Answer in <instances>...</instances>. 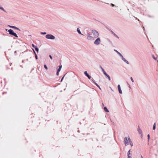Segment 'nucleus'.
<instances>
[{"label":"nucleus","instance_id":"nucleus-1","mask_svg":"<svg viewBox=\"0 0 158 158\" xmlns=\"http://www.w3.org/2000/svg\"><path fill=\"white\" fill-rule=\"evenodd\" d=\"M92 33L93 34V36L92 37L93 38H96L98 36V33L97 31L95 30H92Z\"/></svg>","mask_w":158,"mask_h":158},{"label":"nucleus","instance_id":"nucleus-2","mask_svg":"<svg viewBox=\"0 0 158 158\" xmlns=\"http://www.w3.org/2000/svg\"><path fill=\"white\" fill-rule=\"evenodd\" d=\"M129 139H130L129 137L128 138L125 137L124 138V142L125 146H127L128 145Z\"/></svg>","mask_w":158,"mask_h":158},{"label":"nucleus","instance_id":"nucleus-3","mask_svg":"<svg viewBox=\"0 0 158 158\" xmlns=\"http://www.w3.org/2000/svg\"><path fill=\"white\" fill-rule=\"evenodd\" d=\"M46 37L47 39H51L52 40H53L55 38L54 36L51 34L46 35Z\"/></svg>","mask_w":158,"mask_h":158},{"label":"nucleus","instance_id":"nucleus-4","mask_svg":"<svg viewBox=\"0 0 158 158\" xmlns=\"http://www.w3.org/2000/svg\"><path fill=\"white\" fill-rule=\"evenodd\" d=\"M8 32L10 34L15 36V37H17L18 36L17 34L14 33L13 31L11 29H10L9 30Z\"/></svg>","mask_w":158,"mask_h":158},{"label":"nucleus","instance_id":"nucleus-5","mask_svg":"<svg viewBox=\"0 0 158 158\" xmlns=\"http://www.w3.org/2000/svg\"><path fill=\"white\" fill-rule=\"evenodd\" d=\"M131 152V150H130L127 152V157L128 158H132L131 155L132 154L130 153V152Z\"/></svg>","mask_w":158,"mask_h":158},{"label":"nucleus","instance_id":"nucleus-6","mask_svg":"<svg viewBox=\"0 0 158 158\" xmlns=\"http://www.w3.org/2000/svg\"><path fill=\"white\" fill-rule=\"evenodd\" d=\"M118 89L119 93L120 94H122V92L120 86L119 85H118Z\"/></svg>","mask_w":158,"mask_h":158},{"label":"nucleus","instance_id":"nucleus-7","mask_svg":"<svg viewBox=\"0 0 158 158\" xmlns=\"http://www.w3.org/2000/svg\"><path fill=\"white\" fill-rule=\"evenodd\" d=\"M101 42V40H95L94 42V44L96 45H99L100 44Z\"/></svg>","mask_w":158,"mask_h":158},{"label":"nucleus","instance_id":"nucleus-8","mask_svg":"<svg viewBox=\"0 0 158 158\" xmlns=\"http://www.w3.org/2000/svg\"><path fill=\"white\" fill-rule=\"evenodd\" d=\"M84 73L85 75V76L88 77L89 79H90L91 78V76L88 74L87 71H85Z\"/></svg>","mask_w":158,"mask_h":158},{"label":"nucleus","instance_id":"nucleus-9","mask_svg":"<svg viewBox=\"0 0 158 158\" xmlns=\"http://www.w3.org/2000/svg\"><path fill=\"white\" fill-rule=\"evenodd\" d=\"M138 131L139 134H142V131L140 129L139 127H138Z\"/></svg>","mask_w":158,"mask_h":158},{"label":"nucleus","instance_id":"nucleus-10","mask_svg":"<svg viewBox=\"0 0 158 158\" xmlns=\"http://www.w3.org/2000/svg\"><path fill=\"white\" fill-rule=\"evenodd\" d=\"M130 144L131 146H133V144L131 140L130 139H129V141Z\"/></svg>","mask_w":158,"mask_h":158},{"label":"nucleus","instance_id":"nucleus-11","mask_svg":"<svg viewBox=\"0 0 158 158\" xmlns=\"http://www.w3.org/2000/svg\"><path fill=\"white\" fill-rule=\"evenodd\" d=\"M104 111L106 112H109V111L108 110V109H107V108L106 107H105L104 108Z\"/></svg>","mask_w":158,"mask_h":158},{"label":"nucleus","instance_id":"nucleus-12","mask_svg":"<svg viewBox=\"0 0 158 158\" xmlns=\"http://www.w3.org/2000/svg\"><path fill=\"white\" fill-rule=\"evenodd\" d=\"M9 27H11L12 28H15V29H16V30H19V29L18 28H17V27H15V26H10Z\"/></svg>","mask_w":158,"mask_h":158},{"label":"nucleus","instance_id":"nucleus-13","mask_svg":"<svg viewBox=\"0 0 158 158\" xmlns=\"http://www.w3.org/2000/svg\"><path fill=\"white\" fill-rule=\"evenodd\" d=\"M122 60L127 64H129V62L127 60H126L125 58H124V59H123Z\"/></svg>","mask_w":158,"mask_h":158},{"label":"nucleus","instance_id":"nucleus-14","mask_svg":"<svg viewBox=\"0 0 158 158\" xmlns=\"http://www.w3.org/2000/svg\"><path fill=\"white\" fill-rule=\"evenodd\" d=\"M77 31L78 32L79 34H81V35H83L81 33V32L80 30V29L78 28H77Z\"/></svg>","mask_w":158,"mask_h":158},{"label":"nucleus","instance_id":"nucleus-15","mask_svg":"<svg viewBox=\"0 0 158 158\" xmlns=\"http://www.w3.org/2000/svg\"><path fill=\"white\" fill-rule=\"evenodd\" d=\"M61 67H62V65H61L60 66H59V68L57 70V71H58V72H59L60 71V70H61Z\"/></svg>","mask_w":158,"mask_h":158},{"label":"nucleus","instance_id":"nucleus-16","mask_svg":"<svg viewBox=\"0 0 158 158\" xmlns=\"http://www.w3.org/2000/svg\"><path fill=\"white\" fill-rule=\"evenodd\" d=\"M114 51L115 52H116L119 56H120V55L121 54L119 52H118L117 50L115 49H114Z\"/></svg>","mask_w":158,"mask_h":158},{"label":"nucleus","instance_id":"nucleus-17","mask_svg":"<svg viewBox=\"0 0 158 158\" xmlns=\"http://www.w3.org/2000/svg\"><path fill=\"white\" fill-rule=\"evenodd\" d=\"M33 51H34V53H35V58L36 59H38V57H37V54H36L35 52L34 51V50H33Z\"/></svg>","mask_w":158,"mask_h":158},{"label":"nucleus","instance_id":"nucleus-18","mask_svg":"<svg viewBox=\"0 0 158 158\" xmlns=\"http://www.w3.org/2000/svg\"><path fill=\"white\" fill-rule=\"evenodd\" d=\"M106 77H107V78H108V79H109V80L110 81L111 79L110 76L107 74V76H106Z\"/></svg>","mask_w":158,"mask_h":158},{"label":"nucleus","instance_id":"nucleus-19","mask_svg":"<svg viewBox=\"0 0 158 158\" xmlns=\"http://www.w3.org/2000/svg\"><path fill=\"white\" fill-rule=\"evenodd\" d=\"M156 123H155L154 124L153 127V130H155L156 129Z\"/></svg>","mask_w":158,"mask_h":158},{"label":"nucleus","instance_id":"nucleus-20","mask_svg":"<svg viewBox=\"0 0 158 158\" xmlns=\"http://www.w3.org/2000/svg\"><path fill=\"white\" fill-rule=\"evenodd\" d=\"M102 71L103 72V74H104L106 76H107V74L106 73V72L104 70V69H103V71Z\"/></svg>","mask_w":158,"mask_h":158},{"label":"nucleus","instance_id":"nucleus-21","mask_svg":"<svg viewBox=\"0 0 158 158\" xmlns=\"http://www.w3.org/2000/svg\"><path fill=\"white\" fill-rule=\"evenodd\" d=\"M35 50L37 52H38L39 49L37 47H35Z\"/></svg>","mask_w":158,"mask_h":158},{"label":"nucleus","instance_id":"nucleus-22","mask_svg":"<svg viewBox=\"0 0 158 158\" xmlns=\"http://www.w3.org/2000/svg\"><path fill=\"white\" fill-rule=\"evenodd\" d=\"M147 137L148 139V142L150 139V135L149 134L148 135Z\"/></svg>","mask_w":158,"mask_h":158},{"label":"nucleus","instance_id":"nucleus-23","mask_svg":"<svg viewBox=\"0 0 158 158\" xmlns=\"http://www.w3.org/2000/svg\"><path fill=\"white\" fill-rule=\"evenodd\" d=\"M119 56L121 57L122 60L124 59V58L123 57V56L121 54Z\"/></svg>","mask_w":158,"mask_h":158},{"label":"nucleus","instance_id":"nucleus-24","mask_svg":"<svg viewBox=\"0 0 158 158\" xmlns=\"http://www.w3.org/2000/svg\"><path fill=\"white\" fill-rule=\"evenodd\" d=\"M152 58H153L154 60H156V57H155V56H154V55H152Z\"/></svg>","mask_w":158,"mask_h":158},{"label":"nucleus","instance_id":"nucleus-25","mask_svg":"<svg viewBox=\"0 0 158 158\" xmlns=\"http://www.w3.org/2000/svg\"><path fill=\"white\" fill-rule=\"evenodd\" d=\"M111 32L113 34H114V36H116V35L114 33V32H113L112 31H111Z\"/></svg>","mask_w":158,"mask_h":158},{"label":"nucleus","instance_id":"nucleus-26","mask_svg":"<svg viewBox=\"0 0 158 158\" xmlns=\"http://www.w3.org/2000/svg\"><path fill=\"white\" fill-rule=\"evenodd\" d=\"M131 81H132V82H134V80H133V79L132 77H131Z\"/></svg>","mask_w":158,"mask_h":158},{"label":"nucleus","instance_id":"nucleus-27","mask_svg":"<svg viewBox=\"0 0 158 158\" xmlns=\"http://www.w3.org/2000/svg\"><path fill=\"white\" fill-rule=\"evenodd\" d=\"M44 67L46 69H48L47 66L46 65H44Z\"/></svg>","mask_w":158,"mask_h":158},{"label":"nucleus","instance_id":"nucleus-28","mask_svg":"<svg viewBox=\"0 0 158 158\" xmlns=\"http://www.w3.org/2000/svg\"><path fill=\"white\" fill-rule=\"evenodd\" d=\"M32 46L34 48H35V47H36V46H35V45L34 44H32Z\"/></svg>","mask_w":158,"mask_h":158},{"label":"nucleus","instance_id":"nucleus-29","mask_svg":"<svg viewBox=\"0 0 158 158\" xmlns=\"http://www.w3.org/2000/svg\"><path fill=\"white\" fill-rule=\"evenodd\" d=\"M65 75H64V76L62 77V78H61V81H61V82H62V80H63V78H64V76H65Z\"/></svg>","mask_w":158,"mask_h":158},{"label":"nucleus","instance_id":"nucleus-30","mask_svg":"<svg viewBox=\"0 0 158 158\" xmlns=\"http://www.w3.org/2000/svg\"><path fill=\"white\" fill-rule=\"evenodd\" d=\"M100 67L101 69L102 70V71H103V69H104L102 68V67L101 66H100Z\"/></svg>","mask_w":158,"mask_h":158},{"label":"nucleus","instance_id":"nucleus-31","mask_svg":"<svg viewBox=\"0 0 158 158\" xmlns=\"http://www.w3.org/2000/svg\"><path fill=\"white\" fill-rule=\"evenodd\" d=\"M94 83L97 86H98V85L97 83L95 82L94 81Z\"/></svg>","mask_w":158,"mask_h":158},{"label":"nucleus","instance_id":"nucleus-32","mask_svg":"<svg viewBox=\"0 0 158 158\" xmlns=\"http://www.w3.org/2000/svg\"><path fill=\"white\" fill-rule=\"evenodd\" d=\"M0 9H1L2 10H3L5 11L4 10V9L2 7H0Z\"/></svg>","mask_w":158,"mask_h":158},{"label":"nucleus","instance_id":"nucleus-33","mask_svg":"<svg viewBox=\"0 0 158 158\" xmlns=\"http://www.w3.org/2000/svg\"><path fill=\"white\" fill-rule=\"evenodd\" d=\"M56 75H57V76L59 75V72H58V71H57Z\"/></svg>","mask_w":158,"mask_h":158},{"label":"nucleus","instance_id":"nucleus-34","mask_svg":"<svg viewBox=\"0 0 158 158\" xmlns=\"http://www.w3.org/2000/svg\"><path fill=\"white\" fill-rule=\"evenodd\" d=\"M49 57L51 58V59H52V58L51 55H49Z\"/></svg>","mask_w":158,"mask_h":158},{"label":"nucleus","instance_id":"nucleus-35","mask_svg":"<svg viewBox=\"0 0 158 158\" xmlns=\"http://www.w3.org/2000/svg\"><path fill=\"white\" fill-rule=\"evenodd\" d=\"M41 34H46V32H41Z\"/></svg>","mask_w":158,"mask_h":158},{"label":"nucleus","instance_id":"nucleus-36","mask_svg":"<svg viewBox=\"0 0 158 158\" xmlns=\"http://www.w3.org/2000/svg\"><path fill=\"white\" fill-rule=\"evenodd\" d=\"M87 36L88 37L90 36V34H89V33H88L87 34Z\"/></svg>","mask_w":158,"mask_h":158},{"label":"nucleus","instance_id":"nucleus-37","mask_svg":"<svg viewBox=\"0 0 158 158\" xmlns=\"http://www.w3.org/2000/svg\"><path fill=\"white\" fill-rule=\"evenodd\" d=\"M128 85L129 87L130 88H131V86H130V85L128 83Z\"/></svg>","mask_w":158,"mask_h":158},{"label":"nucleus","instance_id":"nucleus-38","mask_svg":"<svg viewBox=\"0 0 158 158\" xmlns=\"http://www.w3.org/2000/svg\"><path fill=\"white\" fill-rule=\"evenodd\" d=\"M96 40H100V39L98 37V38Z\"/></svg>","mask_w":158,"mask_h":158},{"label":"nucleus","instance_id":"nucleus-39","mask_svg":"<svg viewBox=\"0 0 158 158\" xmlns=\"http://www.w3.org/2000/svg\"><path fill=\"white\" fill-rule=\"evenodd\" d=\"M92 81H93V82H94V81H94V79H92Z\"/></svg>","mask_w":158,"mask_h":158},{"label":"nucleus","instance_id":"nucleus-40","mask_svg":"<svg viewBox=\"0 0 158 158\" xmlns=\"http://www.w3.org/2000/svg\"><path fill=\"white\" fill-rule=\"evenodd\" d=\"M15 52V53H16V51H15V52Z\"/></svg>","mask_w":158,"mask_h":158},{"label":"nucleus","instance_id":"nucleus-41","mask_svg":"<svg viewBox=\"0 0 158 158\" xmlns=\"http://www.w3.org/2000/svg\"><path fill=\"white\" fill-rule=\"evenodd\" d=\"M97 86L98 87V88L100 87V86L99 85H98V86Z\"/></svg>","mask_w":158,"mask_h":158},{"label":"nucleus","instance_id":"nucleus-42","mask_svg":"<svg viewBox=\"0 0 158 158\" xmlns=\"http://www.w3.org/2000/svg\"><path fill=\"white\" fill-rule=\"evenodd\" d=\"M99 89H100L101 90V88H100V87H99Z\"/></svg>","mask_w":158,"mask_h":158},{"label":"nucleus","instance_id":"nucleus-43","mask_svg":"<svg viewBox=\"0 0 158 158\" xmlns=\"http://www.w3.org/2000/svg\"><path fill=\"white\" fill-rule=\"evenodd\" d=\"M141 157L142 158H143L142 156H141Z\"/></svg>","mask_w":158,"mask_h":158},{"label":"nucleus","instance_id":"nucleus-44","mask_svg":"<svg viewBox=\"0 0 158 158\" xmlns=\"http://www.w3.org/2000/svg\"><path fill=\"white\" fill-rule=\"evenodd\" d=\"M112 6H114V5H113V4H112Z\"/></svg>","mask_w":158,"mask_h":158},{"label":"nucleus","instance_id":"nucleus-45","mask_svg":"<svg viewBox=\"0 0 158 158\" xmlns=\"http://www.w3.org/2000/svg\"><path fill=\"white\" fill-rule=\"evenodd\" d=\"M117 36V38H118V36Z\"/></svg>","mask_w":158,"mask_h":158},{"label":"nucleus","instance_id":"nucleus-46","mask_svg":"<svg viewBox=\"0 0 158 158\" xmlns=\"http://www.w3.org/2000/svg\"><path fill=\"white\" fill-rule=\"evenodd\" d=\"M117 36V38H118V36Z\"/></svg>","mask_w":158,"mask_h":158},{"label":"nucleus","instance_id":"nucleus-47","mask_svg":"<svg viewBox=\"0 0 158 158\" xmlns=\"http://www.w3.org/2000/svg\"><path fill=\"white\" fill-rule=\"evenodd\" d=\"M117 36V38H118V36Z\"/></svg>","mask_w":158,"mask_h":158},{"label":"nucleus","instance_id":"nucleus-48","mask_svg":"<svg viewBox=\"0 0 158 158\" xmlns=\"http://www.w3.org/2000/svg\"><path fill=\"white\" fill-rule=\"evenodd\" d=\"M102 105H103V106H104V104H103V103H102Z\"/></svg>","mask_w":158,"mask_h":158}]
</instances>
